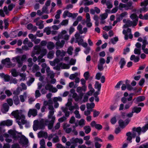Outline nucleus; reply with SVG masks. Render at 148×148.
<instances>
[{
  "mask_svg": "<svg viewBox=\"0 0 148 148\" xmlns=\"http://www.w3.org/2000/svg\"><path fill=\"white\" fill-rule=\"evenodd\" d=\"M50 119H51V120L50 121L47 119H41L39 121H34V122L33 125L34 130L36 131L38 129H45V126L47 125H48L49 129H51L53 125L55 117L53 115Z\"/></svg>",
  "mask_w": 148,
  "mask_h": 148,
  "instance_id": "f257e3e1",
  "label": "nucleus"
},
{
  "mask_svg": "<svg viewBox=\"0 0 148 148\" xmlns=\"http://www.w3.org/2000/svg\"><path fill=\"white\" fill-rule=\"evenodd\" d=\"M34 48V52L35 54H40V55L38 57V62H44L45 60L44 58L42 59V58L47 54V51L46 49L44 47H42L38 45L35 46Z\"/></svg>",
  "mask_w": 148,
  "mask_h": 148,
  "instance_id": "f03ea898",
  "label": "nucleus"
},
{
  "mask_svg": "<svg viewBox=\"0 0 148 148\" xmlns=\"http://www.w3.org/2000/svg\"><path fill=\"white\" fill-rule=\"evenodd\" d=\"M8 133L12 135L15 139H19V143L21 144L26 145L28 143V139L23 135H22L21 132L18 133L16 131L10 130Z\"/></svg>",
  "mask_w": 148,
  "mask_h": 148,
  "instance_id": "7ed1b4c3",
  "label": "nucleus"
},
{
  "mask_svg": "<svg viewBox=\"0 0 148 148\" xmlns=\"http://www.w3.org/2000/svg\"><path fill=\"white\" fill-rule=\"evenodd\" d=\"M53 102L50 99L48 101H45L44 102L43 105L41 108V111L43 112H45V109L47 106H48V109L50 110L49 114L48 115V118H50L53 116L55 111L53 106Z\"/></svg>",
  "mask_w": 148,
  "mask_h": 148,
  "instance_id": "20e7f679",
  "label": "nucleus"
},
{
  "mask_svg": "<svg viewBox=\"0 0 148 148\" xmlns=\"http://www.w3.org/2000/svg\"><path fill=\"white\" fill-rule=\"evenodd\" d=\"M12 115L16 119L20 120L21 119V122L23 124L26 123V121L25 120V116L19 112L18 110L13 111L11 113Z\"/></svg>",
  "mask_w": 148,
  "mask_h": 148,
  "instance_id": "39448f33",
  "label": "nucleus"
},
{
  "mask_svg": "<svg viewBox=\"0 0 148 148\" xmlns=\"http://www.w3.org/2000/svg\"><path fill=\"white\" fill-rule=\"evenodd\" d=\"M132 3V2H129L127 4L120 3L119 6V9L121 10H123L124 8V10H126L132 9L133 8Z\"/></svg>",
  "mask_w": 148,
  "mask_h": 148,
  "instance_id": "423d86ee",
  "label": "nucleus"
},
{
  "mask_svg": "<svg viewBox=\"0 0 148 148\" xmlns=\"http://www.w3.org/2000/svg\"><path fill=\"white\" fill-rule=\"evenodd\" d=\"M26 56L25 55H24L22 56L21 58L19 56H17L12 58V60L14 62H15L16 60L17 62L18 65V68L21 67L23 64V61H24L26 58Z\"/></svg>",
  "mask_w": 148,
  "mask_h": 148,
  "instance_id": "0eeeda50",
  "label": "nucleus"
},
{
  "mask_svg": "<svg viewBox=\"0 0 148 148\" xmlns=\"http://www.w3.org/2000/svg\"><path fill=\"white\" fill-rule=\"evenodd\" d=\"M60 68L63 69H68L70 68V66L69 64H66L62 63L58 64L57 66L53 67L54 69L59 70Z\"/></svg>",
  "mask_w": 148,
  "mask_h": 148,
  "instance_id": "6e6552de",
  "label": "nucleus"
},
{
  "mask_svg": "<svg viewBox=\"0 0 148 148\" xmlns=\"http://www.w3.org/2000/svg\"><path fill=\"white\" fill-rule=\"evenodd\" d=\"M123 33L125 35V39L127 40L128 38L132 39L133 38V35L131 34V29L130 28H128L126 30L124 29L123 31Z\"/></svg>",
  "mask_w": 148,
  "mask_h": 148,
  "instance_id": "1a4fd4ad",
  "label": "nucleus"
},
{
  "mask_svg": "<svg viewBox=\"0 0 148 148\" xmlns=\"http://www.w3.org/2000/svg\"><path fill=\"white\" fill-rule=\"evenodd\" d=\"M133 132L132 133V137L135 138L137 136H139L141 133V128L138 127L137 128H134L133 129Z\"/></svg>",
  "mask_w": 148,
  "mask_h": 148,
  "instance_id": "9d476101",
  "label": "nucleus"
},
{
  "mask_svg": "<svg viewBox=\"0 0 148 148\" xmlns=\"http://www.w3.org/2000/svg\"><path fill=\"white\" fill-rule=\"evenodd\" d=\"M76 40L75 41V43H78L79 45H81L84 42L83 39L81 38L79 34L78 33H76L75 35Z\"/></svg>",
  "mask_w": 148,
  "mask_h": 148,
  "instance_id": "9b49d317",
  "label": "nucleus"
},
{
  "mask_svg": "<svg viewBox=\"0 0 148 148\" xmlns=\"http://www.w3.org/2000/svg\"><path fill=\"white\" fill-rule=\"evenodd\" d=\"M45 88L46 90L53 92H56L58 91L57 89L55 87H53L52 85L48 83L45 85Z\"/></svg>",
  "mask_w": 148,
  "mask_h": 148,
  "instance_id": "f8f14e48",
  "label": "nucleus"
},
{
  "mask_svg": "<svg viewBox=\"0 0 148 148\" xmlns=\"http://www.w3.org/2000/svg\"><path fill=\"white\" fill-rule=\"evenodd\" d=\"M136 21H132L128 20L126 21V24H125L123 26V28H125L127 27H131V26H135L137 25Z\"/></svg>",
  "mask_w": 148,
  "mask_h": 148,
  "instance_id": "ddd939ff",
  "label": "nucleus"
},
{
  "mask_svg": "<svg viewBox=\"0 0 148 148\" xmlns=\"http://www.w3.org/2000/svg\"><path fill=\"white\" fill-rule=\"evenodd\" d=\"M72 144H75L79 143V144H82L83 143V140L82 138H73L70 140Z\"/></svg>",
  "mask_w": 148,
  "mask_h": 148,
  "instance_id": "4468645a",
  "label": "nucleus"
},
{
  "mask_svg": "<svg viewBox=\"0 0 148 148\" xmlns=\"http://www.w3.org/2000/svg\"><path fill=\"white\" fill-rule=\"evenodd\" d=\"M130 120V119H127L125 120V123H124L122 120H120L119 121V124L120 126L122 128H124L128 124Z\"/></svg>",
  "mask_w": 148,
  "mask_h": 148,
  "instance_id": "2eb2a0df",
  "label": "nucleus"
},
{
  "mask_svg": "<svg viewBox=\"0 0 148 148\" xmlns=\"http://www.w3.org/2000/svg\"><path fill=\"white\" fill-rule=\"evenodd\" d=\"M38 136L39 138L43 137L47 139L48 137V134L46 132L41 131L38 133Z\"/></svg>",
  "mask_w": 148,
  "mask_h": 148,
  "instance_id": "dca6fc26",
  "label": "nucleus"
},
{
  "mask_svg": "<svg viewBox=\"0 0 148 148\" xmlns=\"http://www.w3.org/2000/svg\"><path fill=\"white\" fill-rule=\"evenodd\" d=\"M66 52L64 50H57L56 51V54L58 57L63 58L65 55Z\"/></svg>",
  "mask_w": 148,
  "mask_h": 148,
  "instance_id": "f3484780",
  "label": "nucleus"
},
{
  "mask_svg": "<svg viewBox=\"0 0 148 148\" xmlns=\"http://www.w3.org/2000/svg\"><path fill=\"white\" fill-rule=\"evenodd\" d=\"M83 95V94H80L79 96H78L77 93H75L73 95H72V97L76 101H77L82 99Z\"/></svg>",
  "mask_w": 148,
  "mask_h": 148,
  "instance_id": "a211bd4d",
  "label": "nucleus"
},
{
  "mask_svg": "<svg viewBox=\"0 0 148 148\" xmlns=\"http://www.w3.org/2000/svg\"><path fill=\"white\" fill-rule=\"evenodd\" d=\"M46 71L47 73V75L50 76V78H53L55 76V73L53 71H51L50 68L47 67L46 69Z\"/></svg>",
  "mask_w": 148,
  "mask_h": 148,
  "instance_id": "6ab92c4d",
  "label": "nucleus"
},
{
  "mask_svg": "<svg viewBox=\"0 0 148 148\" xmlns=\"http://www.w3.org/2000/svg\"><path fill=\"white\" fill-rule=\"evenodd\" d=\"M86 90V87L85 85H83L82 87H78L77 88L76 91L77 92L80 94H83L82 93V91L85 92Z\"/></svg>",
  "mask_w": 148,
  "mask_h": 148,
  "instance_id": "aec40b11",
  "label": "nucleus"
},
{
  "mask_svg": "<svg viewBox=\"0 0 148 148\" xmlns=\"http://www.w3.org/2000/svg\"><path fill=\"white\" fill-rule=\"evenodd\" d=\"M145 99V97L144 96H139L135 98L134 99V102L136 103L144 101Z\"/></svg>",
  "mask_w": 148,
  "mask_h": 148,
  "instance_id": "412c9836",
  "label": "nucleus"
},
{
  "mask_svg": "<svg viewBox=\"0 0 148 148\" xmlns=\"http://www.w3.org/2000/svg\"><path fill=\"white\" fill-rule=\"evenodd\" d=\"M30 114L33 116H35L37 114V111L35 109H30L28 112V117H30Z\"/></svg>",
  "mask_w": 148,
  "mask_h": 148,
  "instance_id": "4be33fe9",
  "label": "nucleus"
},
{
  "mask_svg": "<svg viewBox=\"0 0 148 148\" xmlns=\"http://www.w3.org/2000/svg\"><path fill=\"white\" fill-rule=\"evenodd\" d=\"M72 13L69 12L68 10H65V11L62 15V17L63 18H65L66 17H71L72 16Z\"/></svg>",
  "mask_w": 148,
  "mask_h": 148,
  "instance_id": "5701e85b",
  "label": "nucleus"
},
{
  "mask_svg": "<svg viewBox=\"0 0 148 148\" xmlns=\"http://www.w3.org/2000/svg\"><path fill=\"white\" fill-rule=\"evenodd\" d=\"M65 43V41L64 40H62L61 42L58 41L56 43V46L59 48H61L62 47Z\"/></svg>",
  "mask_w": 148,
  "mask_h": 148,
  "instance_id": "b1692460",
  "label": "nucleus"
},
{
  "mask_svg": "<svg viewBox=\"0 0 148 148\" xmlns=\"http://www.w3.org/2000/svg\"><path fill=\"white\" fill-rule=\"evenodd\" d=\"M55 47L54 43L51 42H49L47 43V48L50 50L53 49Z\"/></svg>",
  "mask_w": 148,
  "mask_h": 148,
  "instance_id": "393cba45",
  "label": "nucleus"
},
{
  "mask_svg": "<svg viewBox=\"0 0 148 148\" xmlns=\"http://www.w3.org/2000/svg\"><path fill=\"white\" fill-rule=\"evenodd\" d=\"M12 120L8 119L6 121L3 122L2 124L3 125H6L7 126H9L12 125Z\"/></svg>",
  "mask_w": 148,
  "mask_h": 148,
  "instance_id": "a878e982",
  "label": "nucleus"
},
{
  "mask_svg": "<svg viewBox=\"0 0 148 148\" xmlns=\"http://www.w3.org/2000/svg\"><path fill=\"white\" fill-rule=\"evenodd\" d=\"M13 100L14 104L16 105H18L20 103V100L18 96L14 95L13 97Z\"/></svg>",
  "mask_w": 148,
  "mask_h": 148,
  "instance_id": "bb28decb",
  "label": "nucleus"
},
{
  "mask_svg": "<svg viewBox=\"0 0 148 148\" xmlns=\"http://www.w3.org/2000/svg\"><path fill=\"white\" fill-rule=\"evenodd\" d=\"M43 21L42 20H40L38 22H37L36 24V25L38 26L39 29H42L44 27V25L43 24Z\"/></svg>",
  "mask_w": 148,
  "mask_h": 148,
  "instance_id": "cd10ccee",
  "label": "nucleus"
},
{
  "mask_svg": "<svg viewBox=\"0 0 148 148\" xmlns=\"http://www.w3.org/2000/svg\"><path fill=\"white\" fill-rule=\"evenodd\" d=\"M130 17L134 21H136V23H137L138 21V17L136 14H133L131 15Z\"/></svg>",
  "mask_w": 148,
  "mask_h": 148,
  "instance_id": "c85d7f7f",
  "label": "nucleus"
},
{
  "mask_svg": "<svg viewBox=\"0 0 148 148\" xmlns=\"http://www.w3.org/2000/svg\"><path fill=\"white\" fill-rule=\"evenodd\" d=\"M141 110V108L135 106L132 108V111L133 113H138L140 112Z\"/></svg>",
  "mask_w": 148,
  "mask_h": 148,
  "instance_id": "c756f323",
  "label": "nucleus"
},
{
  "mask_svg": "<svg viewBox=\"0 0 148 148\" xmlns=\"http://www.w3.org/2000/svg\"><path fill=\"white\" fill-rule=\"evenodd\" d=\"M3 110L2 112L3 113H5L6 112H8L9 110V107L8 105L6 103H4L3 105Z\"/></svg>",
  "mask_w": 148,
  "mask_h": 148,
  "instance_id": "7c9ffc66",
  "label": "nucleus"
},
{
  "mask_svg": "<svg viewBox=\"0 0 148 148\" xmlns=\"http://www.w3.org/2000/svg\"><path fill=\"white\" fill-rule=\"evenodd\" d=\"M126 64V62L125 59L123 58H121L119 62V64L120 65V67L121 69L123 68Z\"/></svg>",
  "mask_w": 148,
  "mask_h": 148,
  "instance_id": "2f4dec72",
  "label": "nucleus"
},
{
  "mask_svg": "<svg viewBox=\"0 0 148 148\" xmlns=\"http://www.w3.org/2000/svg\"><path fill=\"white\" fill-rule=\"evenodd\" d=\"M62 109L64 113L65 116H69L70 114V112L68 111V108L66 107H62Z\"/></svg>",
  "mask_w": 148,
  "mask_h": 148,
  "instance_id": "473e14b6",
  "label": "nucleus"
},
{
  "mask_svg": "<svg viewBox=\"0 0 148 148\" xmlns=\"http://www.w3.org/2000/svg\"><path fill=\"white\" fill-rule=\"evenodd\" d=\"M101 83H99L97 81H96L95 85V88L97 89L99 92H100L101 88Z\"/></svg>",
  "mask_w": 148,
  "mask_h": 148,
  "instance_id": "72a5a7b5",
  "label": "nucleus"
},
{
  "mask_svg": "<svg viewBox=\"0 0 148 148\" xmlns=\"http://www.w3.org/2000/svg\"><path fill=\"white\" fill-rule=\"evenodd\" d=\"M55 54V52L53 51H51L49 52L47 55V57L50 59H51L53 58L54 55Z\"/></svg>",
  "mask_w": 148,
  "mask_h": 148,
  "instance_id": "f704fd0d",
  "label": "nucleus"
},
{
  "mask_svg": "<svg viewBox=\"0 0 148 148\" xmlns=\"http://www.w3.org/2000/svg\"><path fill=\"white\" fill-rule=\"evenodd\" d=\"M130 59L131 60H134L135 62H136L139 61V58L138 56H135L134 55H132Z\"/></svg>",
  "mask_w": 148,
  "mask_h": 148,
  "instance_id": "c9c22d12",
  "label": "nucleus"
},
{
  "mask_svg": "<svg viewBox=\"0 0 148 148\" xmlns=\"http://www.w3.org/2000/svg\"><path fill=\"white\" fill-rule=\"evenodd\" d=\"M37 29V28L36 26H33L31 23L28 24V29H32V31H35Z\"/></svg>",
  "mask_w": 148,
  "mask_h": 148,
  "instance_id": "e433bc0d",
  "label": "nucleus"
},
{
  "mask_svg": "<svg viewBox=\"0 0 148 148\" xmlns=\"http://www.w3.org/2000/svg\"><path fill=\"white\" fill-rule=\"evenodd\" d=\"M84 129L85 130V132L86 134H89L91 130V129L90 127L89 126H84Z\"/></svg>",
  "mask_w": 148,
  "mask_h": 148,
  "instance_id": "4c0bfd02",
  "label": "nucleus"
},
{
  "mask_svg": "<svg viewBox=\"0 0 148 148\" xmlns=\"http://www.w3.org/2000/svg\"><path fill=\"white\" fill-rule=\"evenodd\" d=\"M69 23V20L68 19H64L61 22L60 24V26H67Z\"/></svg>",
  "mask_w": 148,
  "mask_h": 148,
  "instance_id": "58836bf2",
  "label": "nucleus"
},
{
  "mask_svg": "<svg viewBox=\"0 0 148 148\" xmlns=\"http://www.w3.org/2000/svg\"><path fill=\"white\" fill-rule=\"evenodd\" d=\"M11 72L12 75L14 77H16L18 75V72H17L15 69H12Z\"/></svg>",
  "mask_w": 148,
  "mask_h": 148,
  "instance_id": "ea45409f",
  "label": "nucleus"
},
{
  "mask_svg": "<svg viewBox=\"0 0 148 148\" xmlns=\"http://www.w3.org/2000/svg\"><path fill=\"white\" fill-rule=\"evenodd\" d=\"M62 12L61 10H58L56 12L57 14L55 16V18L56 19H59L60 18V15Z\"/></svg>",
  "mask_w": 148,
  "mask_h": 148,
  "instance_id": "a19ab883",
  "label": "nucleus"
},
{
  "mask_svg": "<svg viewBox=\"0 0 148 148\" xmlns=\"http://www.w3.org/2000/svg\"><path fill=\"white\" fill-rule=\"evenodd\" d=\"M95 106V103H88L86 104V108L87 109H91L93 108Z\"/></svg>",
  "mask_w": 148,
  "mask_h": 148,
  "instance_id": "79ce46f5",
  "label": "nucleus"
},
{
  "mask_svg": "<svg viewBox=\"0 0 148 148\" xmlns=\"http://www.w3.org/2000/svg\"><path fill=\"white\" fill-rule=\"evenodd\" d=\"M126 135L127 136V140L131 142L132 137V133L130 132H128L127 133Z\"/></svg>",
  "mask_w": 148,
  "mask_h": 148,
  "instance_id": "37998d69",
  "label": "nucleus"
},
{
  "mask_svg": "<svg viewBox=\"0 0 148 148\" xmlns=\"http://www.w3.org/2000/svg\"><path fill=\"white\" fill-rule=\"evenodd\" d=\"M101 17V20H103L106 19L107 17L108 14L107 13H105L100 15Z\"/></svg>",
  "mask_w": 148,
  "mask_h": 148,
  "instance_id": "c03bdc74",
  "label": "nucleus"
},
{
  "mask_svg": "<svg viewBox=\"0 0 148 148\" xmlns=\"http://www.w3.org/2000/svg\"><path fill=\"white\" fill-rule=\"evenodd\" d=\"M64 129L67 133H69L71 131L72 129L71 128H66V125H64L63 127Z\"/></svg>",
  "mask_w": 148,
  "mask_h": 148,
  "instance_id": "a18cd8bd",
  "label": "nucleus"
},
{
  "mask_svg": "<svg viewBox=\"0 0 148 148\" xmlns=\"http://www.w3.org/2000/svg\"><path fill=\"white\" fill-rule=\"evenodd\" d=\"M79 125L81 127H83L85 124V121L84 119H82L79 122Z\"/></svg>",
  "mask_w": 148,
  "mask_h": 148,
  "instance_id": "49530a36",
  "label": "nucleus"
},
{
  "mask_svg": "<svg viewBox=\"0 0 148 148\" xmlns=\"http://www.w3.org/2000/svg\"><path fill=\"white\" fill-rule=\"evenodd\" d=\"M11 62L10 59L9 58H6L4 60H3L1 61V63L3 64H5L6 62H8L10 63Z\"/></svg>",
  "mask_w": 148,
  "mask_h": 148,
  "instance_id": "de8ad7c7",
  "label": "nucleus"
},
{
  "mask_svg": "<svg viewBox=\"0 0 148 148\" xmlns=\"http://www.w3.org/2000/svg\"><path fill=\"white\" fill-rule=\"evenodd\" d=\"M82 25L80 24H79L77 27V29L78 30L79 34H83L82 29Z\"/></svg>",
  "mask_w": 148,
  "mask_h": 148,
  "instance_id": "09e8293b",
  "label": "nucleus"
},
{
  "mask_svg": "<svg viewBox=\"0 0 148 148\" xmlns=\"http://www.w3.org/2000/svg\"><path fill=\"white\" fill-rule=\"evenodd\" d=\"M148 129V124H146L141 128V132L144 133Z\"/></svg>",
  "mask_w": 148,
  "mask_h": 148,
  "instance_id": "8fccbe9b",
  "label": "nucleus"
},
{
  "mask_svg": "<svg viewBox=\"0 0 148 148\" xmlns=\"http://www.w3.org/2000/svg\"><path fill=\"white\" fill-rule=\"evenodd\" d=\"M73 50V47H72L70 46L69 47L68 49L67 52L70 55H72V51Z\"/></svg>",
  "mask_w": 148,
  "mask_h": 148,
  "instance_id": "3c124183",
  "label": "nucleus"
},
{
  "mask_svg": "<svg viewBox=\"0 0 148 148\" xmlns=\"http://www.w3.org/2000/svg\"><path fill=\"white\" fill-rule=\"evenodd\" d=\"M118 38L117 37H115L111 40L110 41L113 44H115L116 42L118 41Z\"/></svg>",
  "mask_w": 148,
  "mask_h": 148,
  "instance_id": "603ef678",
  "label": "nucleus"
},
{
  "mask_svg": "<svg viewBox=\"0 0 148 148\" xmlns=\"http://www.w3.org/2000/svg\"><path fill=\"white\" fill-rule=\"evenodd\" d=\"M22 90V89H21V88H18L16 90L13 92V94L14 95H18L19 94L20 91H21Z\"/></svg>",
  "mask_w": 148,
  "mask_h": 148,
  "instance_id": "864d4df0",
  "label": "nucleus"
},
{
  "mask_svg": "<svg viewBox=\"0 0 148 148\" xmlns=\"http://www.w3.org/2000/svg\"><path fill=\"white\" fill-rule=\"evenodd\" d=\"M78 75V73H76L74 74H71L69 77V78L71 80L73 79Z\"/></svg>",
  "mask_w": 148,
  "mask_h": 148,
  "instance_id": "5fc2aeb1",
  "label": "nucleus"
},
{
  "mask_svg": "<svg viewBox=\"0 0 148 148\" xmlns=\"http://www.w3.org/2000/svg\"><path fill=\"white\" fill-rule=\"evenodd\" d=\"M55 135L54 136H55V137H53L52 140L53 143H56L59 141V139L58 137L56 136V134H55Z\"/></svg>",
  "mask_w": 148,
  "mask_h": 148,
  "instance_id": "6e6d98bb",
  "label": "nucleus"
},
{
  "mask_svg": "<svg viewBox=\"0 0 148 148\" xmlns=\"http://www.w3.org/2000/svg\"><path fill=\"white\" fill-rule=\"evenodd\" d=\"M72 100L71 99H68V101L66 104V106L67 107H69L71 105L72 103Z\"/></svg>",
  "mask_w": 148,
  "mask_h": 148,
  "instance_id": "4d7b16f0",
  "label": "nucleus"
},
{
  "mask_svg": "<svg viewBox=\"0 0 148 148\" xmlns=\"http://www.w3.org/2000/svg\"><path fill=\"white\" fill-rule=\"evenodd\" d=\"M45 32H46V34L47 35L50 34L51 33L50 30V28L49 27H46L45 29Z\"/></svg>",
  "mask_w": 148,
  "mask_h": 148,
  "instance_id": "13d9d810",
  "label": "nucleus"
},
{
  "mask_svg": "<svg viewBox=\"0 0 148 148\" xmlns=\"http://www.w3.org/2000/svg\"><path fill=\"white\" fill-rule=\"evenodd\" d=\"M74 113L75 114V117L79 119L81 118V116L78 111L76 110Z\"/></svg>",
  "mask_w": 148,
  "mask_h": 148,
  "instance_id": "bf43d9fd",
  "label": "nucleus"
},
{
  "mask_svg": "<svg viewBox=\"0 0 148 148\" xmlns=\"http://www.w3.org/2000/svg\"><path fill=\"white\" fill-rule=\"evenodd\" d=\"M6 101L10 106H12V105L13 101L12 99L11 98L8 99H7Z\"/></svg>",
  "mask_w": 148,
  "mask_h": 148,
  "instance_id": "052dcab7",
  "label": "nucleus"
},
{
  "mask_svg": "<svg viewBox=\"0 0 148 148\" xmlns=\"http://www.w3.org/2000/svg\"><path fill=\"white\" fill-rule=\"evenodd\" d=\"M4 79L5 82H9L10 80V77L8 75H5Z\"/></svg>",
  "mask_w": 148,
  "mask_h": 148,
  "instance_id": "680f3d73",
  "label": "nucleus"
},
{
  "mask_svg": "<svg viewBox=\"0 0 148 148\" xmlns=\"http://www.w3.org/2000/svg\"><path fill=\"white\" fill-rule=\"evenodd\" d=\"M35 97L36 98H37L41 96V94L38 90H36L35 91Z\"/></svg>",
  "mask_w": 148,
  "mask_h": 148,
  "instance_id": "e2e57ef3",
  "label": "nucleus"
},
{
  "mask_svg": "<svg viewBox=\"0 0 148 148\" xmlns=\"http://www.w3.org/2000/svg\"><path fill=\"white\" fill-rule=\"evenodd\" d=\"M145 6L144 7L142 8H141L139 10V12L140 13H141L143 12H146V11H147V10H148V8H147L146 7V6Z\"/></svg>",
  "mask_w": 148,
  "mask_h": 148,
  "instance_id": "0e129e2a",
  "label": "nucleus"
},
{
  "mask_svg": "<svg viewBox=\"0 0 148 148\" xmlns=\"http://www.w3.org/2000/svg\"><path fill=\"white\" fill-rule=\"evenodd\" d=\"M28 36L30 39H31L32 41H34V40H35L36 38V36L32 34H29Z\"/></svg>",
  "mask_w": 148,
  "mask_h": 148,
  "instance_id": "69168bd1",
  "label": "nucleus"
},
{
  "mask_svg": "<svg viewBox=\"0 0 148 148\" xmlns=\"http://www.w3.org/2000/svg\"><path fill=\"white\" fill-rule=\"evenodd\" d=\"M19 18L18 17H14L11 20V22L14 23H16L19 20Z\"/></svg>",
  "mask_w": 148,
  "mask_h": 148,
  "instance_id": "338daca9",
  "label": "nucleus"
},
{
  "mask_svg": "<svg viewBox=\"0 0 148 148\" xmlns=\"http://www.w3.org/2000/svg\"><path fill=\"white\" fill-rule=\"evenodd\" d=\"M39 70V66L36 64H35L33 66V71L34 72Z\"/></svg>",
  "mask_w": 148,
  "mask_h": 148,
  "instance_id": "774afa93",
  "label": "nucleus"
}]
</instances>
